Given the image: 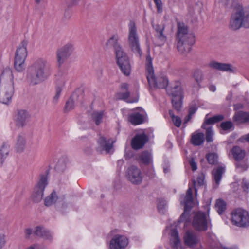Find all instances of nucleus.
Listing matches in <instances>:
<instances>
[{
  "label": "nucleus",
  "mask_w": 249,
  "mask_h": 249,
  "mask_svg": "<svg viewBox=\"0 0 249 249\" xmlns=\"http://www.w3.org/2000/svg\"><path fill=\"white\" fill-rule=\"evenodd\" d=\"M245 185H246V184H245ZM247 188H248V186L247 184Z\"/></svg>",
  "instance_id": "338daca9"
},
{
  "label": "nucleus",
  "mask_w": 249,
  "mask_h": 249,
  "mask_svg": "<svg viewBox=\"0 0 249 249\" xmlns=\"http://www.w3.org/2000/svg\"><path fill=\"white\" fill-rule=\"evenodd\" d=\"M225 169L222 167H218L213 170L212 174L214 181V184H213L214 188H217L219 185L222 175Z\"/></svg>",
  "instance_id": "393cba45"
},
{
  "label": "nucleus",
  "mask_w": 249,
  "mask_h": 249,
  "mask_svg": "<svg viewBox=\"0 0 249 249\" xmlns=\"http://www.w3.org/2000/svg\"><path fill=\"white\" fill-rule=\"evenodd\" d=\"M42 0H35V2L38 4L40 3Z\"/></svg>",
  "instance_id": "0e129e2a"
},
{
  "label": "nucleus",
  "mask_w": 249,
  "mask_h": 249,
  "mask_svg": "<svg viewBox=\"0 0 249 249\" xmlns=\"http://www.w3.org/2000/svg\"><path fill=\"white\" fill-rule=\"evenodd\" d=\"M103 115V112L102 111H96L92 113V118L97 125L100 124L102 122Z\"/></svg>",
  "instance_id": "58836bf2"
},
{
  "label": "nucleus",
  "mask_w": 249,
  "mask_h": 249,
  "mask_svg": "<svg viewBox=\"0 0 249 249\" xmlns=\"http://www.w3.org/2000/svg\"><path fill=\"white\" fill-rule=\"evenodd\" d=\"M98 143L102 150H105L107 153H109L112 148V144L114 141L111 139H107L104 137H101L98 140Z\"/></svg>",
  "instance_id": "5701e85b"
},
{
  "label": "nucleus",
  "mask_w": 249,
  "mask_h": 249,
  "mask_svg": "<svg viewBox=\"0 0 249 249\" xmlns=\"http://www.w3.org/2000/svg\"><path fill=\"white\" fill-rule=\"evenodd\" d=\"M224 119V117L222 115H218L213 116L212 117L207 118L206 117L205 121L202 125V127L205 128L206 126H207L209 124H212L218 122Z\"/></svg>",
  "instance_id": "2f4dec72"
},
{
  "label": "nucleus",
  "mask_w": 249,
  "mask_h": 249,
  "mask_svg": "<svg viewBox=\"0 0 249 249\" xmlns=\"http://www.w3.org/2000/svg\"><path fill=\"white\" fill-rule=\"evenodd\" d=\"M204 141V135L202 133L195 132L192 135L191 142L195 145H200Z\"/></svg>",
  "instance_id": "c85d7f7f"
},
{
  "label": "nucleus",
  "mask_w": 249,
  "mask_h": 249,
  "mask_svg": "<svg viewBox=\"0 0 249 249\" xmlns=\"http://www.w3.org/2000/svg\"><path fill=\"white\" fill-rule=\"evenodd\" d=\"M5 235L0 233V249H2L5 245Z\"/></svg>",
  "instance_id": "3c124183"
},
{
  "label": "nucleus",
  "mask_w": 249,
  "mask_h": 249,
  "mask_svg": "<svg viewBox=\"0 0 249 249\" xmlns=\"http://www.w3.org/2000/svg\"><path fill=\"white\" fill-rule=\"evenodd\" d=\"M193 76L197 82H201L203 79V72L199 69L195 70L194 72Z\"/></svg>",
  "instance_id": "79ce46f5"
},
{
  "label": "nucleus",
  "mask_w": 249,
  "mask_h": 249,
  "mask_svg": "<svg viewBox=\"0 0 249 249\" xmlns=\"http://www.w3.org/2000/svg\"><path fill=\"white\" fill-rule=\"evenodd\" d=\"M185 244L190 247L193 248L197 245L199 239L198 237L192 231H187L183 237Z\"/></svg>",
  "instance_id": "6ab92c4d"
},
{
  "label": "nucleus",
  "mask_w": 249,
  "mask_h": 249,
  "mask_svg": "<svg viewBox=\"0 0 249 249\" xmlns=\"http://www.w3.org/2000/svg\"><path fill=\"white\" fill-rule=\"evenodd\" d=\"M139 159L141 162L145 165L150 164L152 162L151 154L147 151H143L140 154Z\"/></svg>",
  "instance_id": "7c9ffc66"
},
{
  "label": "nucleus",
  "mask_w": 249,
  "mask_h": 249,
  "mask_svg": "<svg viewBox=\"0 0 249 249\" xmlns=\"http://www.w3.org/2000/svg\"><path fill=\"white\" fill-rule=\"evenodd\" d=\"M209 89L213 92H214L216 89V88L214 85H211L209 87Z\"/></svg>",
  "instance_id": "bf43d9fd"
},
{
  "label": "nucleus",
  "mask_w": 249,
  "mask_h": 249,
  "mask_svg": "<svg viewBox=\"0 0 249 249\" xmlns=\"http://www.w3.org/2000/svg\"><path fill=\"white\" fill-rule=\"evenodd\" d=\"M32 230L31 229L28 228L26 229L24 231V234H25V237L26 239H29L30 237V236L32 234Z\"/></svg>",
  "instance_id": "6e6d98bb"
},
{
  "label": "nucleus",
  "mask_w": 249,
  "mask_h": 249,
  "mask_svg": "<svg viewBox=\"0 0 249 249\" xmlns=\"http://www.w3.org/2000/svg\"><path fill=\"white\" fill-rule=\"evenodd\" d=\"M206 129V141L207 142H211L213 141V131L211 126H206L205 128Z\"/></svg>",
  "instance_id": "37998d69"
},
{
  "label": "nucleus",
  "mask_w": 249,
  "mask_h": 249,
  "mask_svg": "<svg viewBox=\"0 0 249 249\" xmlns=\"http://www.w3.org/2000/svg\"><path fill=\"white\" fill-rule=\"evenodd\" d=\"M195 42V36L193 32H177L176 42L177 49L181 54L188 53Z\"/></svg>",
  "instance_id": "423d86ee"
},
{
  "label": "nucleus",
  "mask_w": 249,
  "mask_h": 249,
  "mask_svg": "<svg viewBox=\"0 0 249 249\" xmlns=\"http://www.w3.org/2000/svg\"><path fill=\"white\" fill-rule=\"evenodd\" d=\"M209 66L214 69L227 71L230 73H235L237 71V69L229 63H219L215 61H212L209 64Z\"/></svg>",
  "instance_id": "a211bd4d"
},
{
  "label": "nucleus",
  "mask_w": 249,
  "mask_h": 249,
  "mask_svg": "<svg viewBox=\"0 0 249 249\" xmlns=\"http://www.w3.org/2000/svg\"><path fill=\"white\" fill-rule=\"evenodd\" d=\"M129 121L133 124L137 125L143 122V116L139 113H134L128 117Z\"/></svg>",
  "instance_id": "c756f323"
},
{
  "label": "nucleus",
  "mask_w": 249,
  "mask_h": 249,
  "mask_svg": "<svg viewBox=\"0 0 249 249\" xmlns=\"http://www.w3.org/2000/svg\"><path fill=\"white\" fill-rule=\"evenodd\" d=\"M30 117V114L26 110H18L15 119L16 125L18 127L24 126L29 122Z\"/></svg>",
  "instance_id": "f3484780"
},
{
  "label": "nucleus",
  "mask_w": 249,
  "mask_h": 249,
  "mask_svg": "<svg viewBox=\"0 0 249 249\" xmlns=\"http://www.w3.org/2000/svg\"><path fill=\"white\" fill-rule=\"evenodd\" d=\"M128 44L132 51L137 54L139 57L142 55L139 37L136 32H130L128 36Z\"/></svg>",
  "instance_id": "2eb2a0df"
},
{
  "label": "nucleus",
  "mask_w": 249,
  "mask_h": 249,
  "mask_svg": "<svg viewBox=\"0 0 249 249\" xmlns=\"http://www.w3.org/2000/svg\"><path fill=\"white\" fill-rule=\"evenodd\" d=\"M137 101H138V98H136L135 100L127 101V102H129V103H133V102H137Z\"/></svg>",
  "instance_id": "e2e57ef3"
},
{
  "label": "nucleus",
  "mask_w": 249,
  "mask_h": 249,
  "mask_svg": "<svg viewBox=\"0 0 249 249\" xmlns=\"http://www.w3.org/2000/svg\"><path fill=\"white\" fill-rule=\"evenodd\" d=\"M204 179L205 177L204 175L202 173L200 174L197 176L196 180H194L193 183L195 186V195L196 196L197 195V189L196 186H201L203 185L204 184Z\"/></svg>",
  "instance_id": "4c0bfd02"
},
{
  "label": "nucleus",
  "mask_w": 249,
  "mask_h": 249,
  "mask_svg": "<svg viewBox=\"0 0 249 249\" xmlns=\"http://www.w3.org/2000/svg\"><path fill=\"white\" fill-rule=\"evenodd\" d=\"M47 184V178L45 176L41 177L39 181L34 188L32 195V199L35 202H40L43 196V191Z\"/></svg>",
  "instance_id": "f8f14e48"
},
{
  "label": "nucleus",
  "mask_w": 249,
  "mask_h": 249,
  "mask_svg": "<svg viewBox=\"0 0 249 249\" xmlns=\"http://www.w3.org/2000/svg\"><path fill=\"white\" fill-rule=\"evenodd\" d=\"M169 170V167H164V171L165 173H167Z\"/></svg>",
  "instance_id": "680f3d73"
},
{
  "label": "nucleus",
  "mask_w": 249,
  "mask_h": 249,
  "mask_svg": "<svg viewBox=\"0 0 249 249\" xmlns=\"http://www.w3.org/2000/svg\"><path fill=\"white\" fill-rule=\"evenodd\" d=\"M64 200V196H58L55 191H53L50 195L46 197L44 200L45 205L51 206L56 203H61Z\"/></svg>",
  "instance_id": "4be33fe9"
},
{
  "label": "nucleus",
  "mask_w": 249,
  "mask_h": 249,
  "mask_svg": "<svg viewBox=\"0 0 249 249\" xmlns=\"http://www.w3.org/2000/svg\"><path fill=\"white\" fill-rule=\"evenodd\" d=\"M232 223L238 227L249 225V214L248 211L242 208L233 210L231 213Z\"/></svg>",
  "instance_id": "1a4fd4ad"
},
{
  "label": "nucleus",
  "mask_w": 249,
  "mask_h": 249,
  "mask_svg": "<svg viewBox=\"0 0 249 249\" xmlns=\"http://www.w3.org/2000/svg\"><path fill=\"white\" fill-rule=\"evenodd\" d=\"M128 244V240L126 237L121 235L114 236L110 240V249H125Z\"/></svg>",
  "instance_id": "4468645a"
},
{
  "label": "nucleus",
  "mask_w": 249,
  "mask_h": 249,
  "mask_svg": "<svg viewBox=\"0 0 249 249\" xmlns=\"http://www.w3.org/2000/svg\"><path fill=\"white\" fill-rule=\"evenodd\" d=\"M121 91L116 94V97L118 99L126 101L130 95L128 91V85L127 83H123L121 86Z\"/></svg>",
  "instance_id": "a878e982"
},
{
  "label": "nucleus",
  "mask_w": 249,
  "mask_h": 249,
  "mask_svg": "<svg viewBox=\"0 0 249 249\" xmlns=\"http://www.w3.org/2000/svg\"><path fill=\"white\" fill-rule=\"evenodd\" d=\"M235 121L238 123H243L249 121V113L244 112H238L234 117Z\"/></svg>",
  "instance_id": "f704fd0d"
},
{
  "label": "nucleus",
  "mask_w": 249,
  "mask_h": 249,
  "mask_svg": "<svg viewBox=\"0 0 249 249\" xmlns=\"http://www.w3.org/2000/svg\"><path fill=\"white\" fill-rule=\"evenodd\" d=\"M14 91L13 72L10 69H6L0 75V102L5 104L10 103Z\"/></svg>",
  "instance_id": "7ed1b4c3"
},
{
  "label": "nucleus",
  "mask_w": 249,
  "mask_h": 249,
  "mask_svg": "<svg viewBox=\"0 0 249 249\" xmlns=\"http://www.w3.org/2000/svg\"><path fill=\"white\" fill-rule=\"evenodd\" d=\"M157 9V12L160 13L163 10V3L161 0H153Z\"/></svg>",
  "instance_id": "de8ad7c7"
},
{
  "label": "nucleus",
  "mask_w": 249,
  "mask_h": 249,
  "mask_svg": "<svg viewBox=\"0 0 249 249\" xmlns=\"http://www.w3.org/2000/svg\"><path fill=\"white\" fill-rule=\"evenodd\" d=\"M118 36L114 35L110 37L107 42L106 45L108 47H113L117 60V63L122 72L125 75L130 74L131 68L129 58L125 53L118 43Z\"/></svg>",
  "instance_id": "20e7f679"
},
{
  "label": "nucleus",
  "mask_w": 249,
  "mask_h": 249,
  "mask_svg": "<svg viewBox=\"0 0 249 249\" xmlns=\"http://www.w3.org/2000/svg\"><path fill=\"white\" fill-rule=\"evenodd\" d=\"M208 162L210 164H215L218 161V156L215 153H209L206 156Z\"/></svg>",
  "instance_id": "ea45409f"
},
{
  "label": "nucleus",
  "mask_w": 249,
  "mask_h": 249,
  "mask_svg": "<svg viewBox=\"0 0 249 249\" xmlns=\"http://www.w3.org/2000/svg\"><path fill=\"white\" fill-rule=\"evenodd\" d=\"M240 163H237L236 164V166L237 167H240Z\"/></svg>",
  "instance_id": "69168bd1"
},
{
  "label": "nucleus",
  "mask_w": 249,
  "mask_h": 249,
  "mask_svg": "<svg viewBox=\"0 0 249 249\" xmlns=\"http://www.w3.org/2000/svg\"><path fill=\"white\" fill-rule=\"evenodd\" d=\"M168 93L172 97L173 107L178 111L182 106V100L184 96L182 85L180 81H176L172 83L168 90Z\"/></svg>",
  "instance_id": "0eeeda50"
},
{
  "label": "nucleus",
  "mask_w": 249,
  "mask_h": 249,
  "mask_svg": "<svg viewBox=\"0 0 249 249\" xmlns=\"http://www.w3.org/2000/svg\"><path fill=\"white\" fill-rule=\"evenodd\" d=\"M127 178L132 183L138 184L142 182V176L141 171L138 167L132 166L127 171Z\"/></svg>",
  "instance_id": "dca6fc26"
},
{
  "label": "nucleus",
  "mask_w": 249,
  "mask_h": 249,
  "mask_svg": "<svg viewBox=\"0 0 249 249\" xmlns=\"http://www.w3.org/2000/svg\"><path fill=\"white\" fill-rule=\"evenodd\" d=\"M166 40V37L163 32H156L154 38V42L158 46H161L164 44Z\"/></svg>",
  "instance_id": "c9c22d12"
},
{
  "label": "nucleus",
  "mask_w": 249,
  "mask_h": 249,
  "mask_svg": "<svg viewBox=\"0 0 249 249\" xmlns=\"http://www.w3.org/2000/svg\"><path fill=\"white\" fill-rule=\"evenodd\" d=\"M34 234L38 236L43 237L47 239H50L52 238V235L49 231L39 227L36 228Z\"/></svg>",
  "instance_id": "72a5a7b5"
},
{
  "label": "nucleus",
  "mask_w": 249,
  "mask_h": 249,
  "mask_svg": "<svg viewBox=\"0 0 249 249\" xmlns=\"http://www.w3.org/2000/svg\"><path fill=\"white\" fill-rule=\"evenodd\" d=\"M74 46L71 43H67L59 48L56 52L57 61L59 66L64 64L71 55Z\"/></svg>",
  "instance_id": "9d476101"
},
{
  "label": "nucleus",
  "mask_w": 249,
  "mask_h": 249,
  "mask_svg": "<svg viewBox=\"0 0 249 249\" xmlns=\"http://www.w3.org/2000/svg\"><path fill=\"white\" fill-rule=\"evenodd\" d=\"M178 31H185L187 30V26L183 23H178Z\"/></svg>",
  "instance_id": "5fc2aeb1"
},
{
  "label": "nucleus",
  "mask_w": 249,
  "mask_h": 249,
  "mask_svg": "<svg viewBox=\"0 0 249 249\" xmlns=\"http://www.w3.org/2000/svg\"><path fill=\"white\" fill-rule=\"evenodd\" d=\"M26 249H41L40 246L37 244H35L33 245H32L28 248H27Z\"/></svg>",
  "instance_id": "13d9d810"
},
{
  "label": "nucleus",
  "mask_w": 249,
  "mask_h": 249,
  "mask_svg": "<svg viewBox=\"0 0 249 249\" xmlns=\"http://www.w3.org/2000/svg\"><path fill=\"white\" fill-rule=\"evenodd\" d=\"M192 169L193 171L196 170L197 169V165L194 160L192 159L190 162Z\"/></svg>",
  "instance_id": "4d7b16f0"
},
{
  "label": "nucleus",
  "mask_w": 249,
  "mask_h": 249,
  "mask_svg": "<svg viewBox=\"0 0 249 249\" xmlns=\"http://www.w3.org/2000/svg\"><path fill=\"white\" fill-rule=\"evenodd\" d=\"M56 169L58 172H63L66 168V164L63 160H60L56 165Z\"/></svg>",
  "instance_id": "a18cd8bd"
},
{
  "label": "nucleus",
  "mask_w": 249,
  "mask_h": 249,
  "mask_svg": "<svg viewBox=\"0 0 249 249\" xmlns=\"http://www.w3.org/2000/svg\"><path fill=\"white\" fill-rule=\"evenodd\" d=\"M52 74L50 64L45 59L39 58L28 68L26 79L32 85H37L47 79Z\"/></svg>",
  "instance_id": "f257e3e1"
},
{
  "label": "nucleus",
  "mask_w": 249,
  "mask_h": 249,
  "mask_svg": "<svg viewBox=\"0 0 249 249\" xmlns=\"http://www.w3.org/2000/svg\"><path fill=\"white\" fill-rule=\"evenodd\" d=\"M193 191L191 188H189L186 191L185 196H182L181 197L180 203L184 207V213L180 216V220H183L185 216V213L193 206L196 203V200H193L192 197Z\"/></svg>",
  "instance_id": "ddd939ff"
},
{
  "label": "nucleus",
  "mask_w": 249,
  "mask_h": 249,
  "mask_svg": "<svg viewBox=\"0 0 249 249\" xmlns=\"http://www.w3.org/2000/svg\"><path fill=\"white\" fill-rule=\"evenodd\" d=\"M146 71L147 79L151 87L159 89H165L167 87L168 80L166 76H155L152 59L149 54L146 57Z\"/></svg>",
  "instance_id": "39448f33"
},
{
  "label": "nucleus",
  "mask_w": 249,
  "mask_h": 249,
  "mask_svg": "<svg viewBox=\"0 0 249 249\" xmlns=\"http://www.w3.org/2000/svg\"><path fill=\"white\" fill-rule=\"evenodd\" d=\"M68 79L65 74L59 73L56 76V89H60L61 90L65 87Z\"/></svg>",
  "instance_id": "bb28decb"
},
{
  "label": "nucleus",
  "mask_w": 249,
  "mask_h": 249,
  "mask_svg": "<svg viewBox=\"0 0 249 249\" xmlns=\"http://www.w3.org/2000/svg\"><path fill=\"white\" fill-rule=\"evenodd\" d=\"M232 6L234 10L230 22L231 29L237 30L242 27L249 28V5L244 8L236 0L233 2Z\"/></svg>",
  "instance_id": "f03ea898"
},
{
  "label": "nucleus",
  "mask_w": 249,
  "mask_h": 249,
  "mask_svg": "<svg viewBox=\"0 0 249 249\" xmlns=\"http://www.w3.org/2000/svg\"><path fill=\"white\" fill-rule=\"evenodd\" d=\"M62 91L60 89H56V94L53 98V103H56L57 102Z\"/></svg>",
  "instance_id": "8fccbe9b"
},
{
  "label": "nucleus",
  "mask_w": 249,
  "mask_h": 249,
  "mask_svg": "<svg viewBox=\"0 0 249 249\" xmlns=\"http://www.w3.org/2000/svg\"><path fill=\"white\" fill-rule=\"evenodd\" d=\"M193 227L198 231H204L208 229V220L206 214L202 212L196 213L192 222Z\"/></svg>",
  "instance_id": "9b49d317"
},
{
  "label": "nucleus",
  "mask_w": 249,
  "mask_h": 249,
  "mask_svg": "<svg viewBox=\"0 0 249 249\" xmlns=\"http://www.w3.org/2000/svg\"><path fill=\"white\" fill-rule=\"evenodd\" d=\"M25 146L26 141L25 138L22 136L19 135L15 144L16 150L19 153L22 152L25 149Z\"/></svg>",
  "instance_id": "cd10ccee"
},
{
  "label": "nucleus",
  "mask_w": 249,
  "mask_h": 249,
  "mask_svg": "<svg viewBox=\"0 0 249 249\" xmlns=\"http://www.w3.org/2000/svg\"><path fill=\"white\" fill-rule=\"evenodd\" d=\"M170 245L173 249L181 248V242L178 236V231L175 229H172L170 231Z\"/></svg>",
  "instance_id": "412c9836"
},
{
  "label": "nucleus",
  "mask_w": 249,
  "mask_h": 249,
  "mask_svg": "<svg viewBox=\"0 0 249 249\" xmlns=\"http://www.w3.org/2000/svg\"><path fill=\"white\" fill-rule=\"evenodd\" d=\"M231 153L236 160H242L245 155V152L238 146L234 147L231 150Z\"/></svg>",
  "instance_id": "473e14b6"
},
{
  "label": "nucleus",
  "mask_w": 249,
  "mask_h": 249,
  "mask_svg": "<svg viewBox=\"0 0 249 249\" xmlns=\"http://www.w3.org/2000/svg\"><path fill=\"white\" fill-rule=\"evenodd\" d=\"M74 107V101L72 98H70L66 102L65 108L67 111H70Z\"/></svg>",
  "instance_id": "09e8293b"
},
{
  "label": "nucleus",
  "mask_w": 249,
  "mask_h": 249,
  "mask_svg": "<svg viewBox=\"0 0 249 249\" xmlns=\"http://www.w3.org/2000/svg\"><path fill=\"white\" fill-rule=\"evenodd\" d=\"M128 27L129 31H136L137 30L136 23L133 21H130L128 24Z\"/></svg>",
  "instance_id": "603ef678"
},
{
  "label": "nucleus",
  "mask_w": 249,
  "mask_h": 249,
  "mask_svg": "<svg viewBox=\"0 0 249 249\" xmlns=\"http://www.w3.org/2000/svg\"><path fill=\"white\" fill-rule=\"evenodd\" d=\"M27 54V44L23 42L17 48L16 52L14 67L18 71L21 72L25 69V61Z\"/></svg>",
  "instance_id": "6e6552de"
},
{
  "label": "nucleus",
  "mask_w": 249,
  "mask_h": 249,
  "mask_svg": "<svg viewBox=\"0 0 249 249\" xmlns=\"http://www.w3.org/2000/svg\"><path fill=\"white\" fill-rule=\"evenodd\" d=\"M226 203L221 199H218L216 200L215 204V208L219 214H221L226 209Z\"/></svg>",
  "instance_id": "e433bc0d"
},
{
  "label": "nucleus",
  "mask_w": 249,
  "mask_h": 249,
  "mask_svg": "<svg viewBox=\"0 0 249 249\" xmlns=\"http://www.w3.org/2000/svg\"><path fill=\"white\" fill-rule=\"evenodd\" d=\"M232 123L230 121L222 122L221 124V127L223 130H228L232 127Z\"/></svg>",
  "instance_id": "49530a36"
},
{
  "label": "nucleus",
  "mask_w": 249,
  "mask_h": 249,
  "mask_svg": "<svg viewBox=\"0 0 249 249\" xmlns=\"http://www.w3.org/2000/svg\"><path fill=\"white\" fill-rule=\"evenodd\" d=\"M10 145L8 142H3L0 147V162L2 164L8 157Z\"/></svg>",
  "instance_id": "b1692460"
},
{
  "label": "nucleus",
  "mask_w": 249,
  "mask_h": 249,
  "mask_svg": "<svg viewBox=\"0 0 249 249\" xmlns=\"http://www.w3.org/2000/svg\"><path fill=\"white\" fill-rule=\"evenodd\" d=\"M196 110V107L195 106H192L189 109V118L187 120V121H188L191 118V116L195 113V112Z\"/></svg>",
  "instance_id": "864d4df0"
},
{
  "label": "nucleus",
  "mask_w": 249,
  "mask_h": 249,
  "mask_svg": "<svg viewBox=\"0 0 249 249\" xmlns=\"http://www.w3.org/2000/svg\"><path fill=\"white\" fill-rule=\"evenodd\" d=\"M169 114L172 118V121L174 124L178 127H179L181 124V119L178 116L174 115L173 111L169 110Z\"/></svg>",
  "instance_id": "a19ab883"
},
{
  "label": "nucleus",
  "mask_w": 249,
  "mask_h": 249,
  "mask_svg": "<svg viewBox=\"0 0 249 249\" xmlns=\"http://www.w3.org/2000/svg\"><path fill=\"white\" fill-rule=\"evenodd\" d=\"M167 203L165 200L160 199L158 204V209L160 213H163L166 206Z\"/></svg>",
  "instance_id": "c03bdc74"
},
{
  "label": "nucleus",
  "mask_w": 249,
  "mask_h": 249,
  "mask_svg": "<svg viewBox=\"0 0 249 249\" xmlns=\"http://www.w3.org/2000/svg\"><path fill=\"white\" fill-rule=\"evenodd\" d=\"M147 141V137L144 134L136 135L132 140V147L135 150L142 148Z\"/></svg>",
  "instance_id": "aec40b11"
},
{
  "label": "nucleus",
  "mask_w": 249,
  "mask_h": 249,
  "mask_svg": "<svg viewBox=\"0 0 249 249\" xmlns=\"http://www.w3.org/2000/svg\"><path fill=\"white\" fill-rule=\"evenodd\" d=\"M244 139L249 142V133L248 135L244 136Z\"/></svg>",
  "instance_id": "052dcab7"
}]
</instances>
